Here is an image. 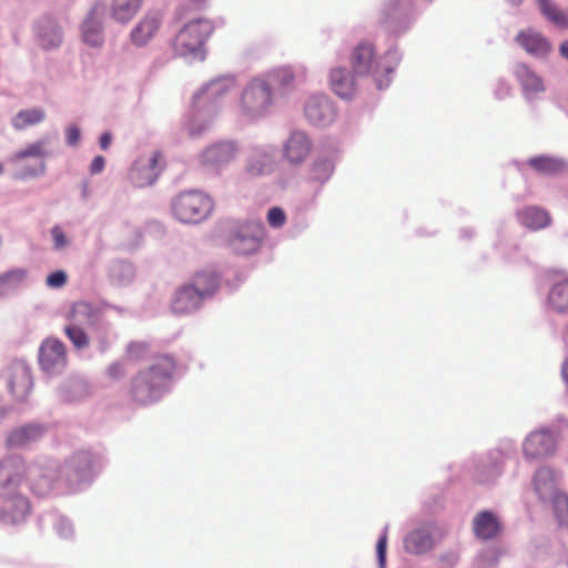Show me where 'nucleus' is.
Returning <instances> with one entry per match:
<instances>
[{
	"label": "nucleus",
	"mask_w": 568,
	"mask_h": 568,
	"mask_svg": "<svg viewBox=\"0 0 568 568\" xmlns=\"http://www.w3.org/2000/svg\"><path fill=\"white\" fill-rule=\"evenodd\" d=\"M37 39L43 49H53L61 44L62 32L51 18H42L37 24Z\"/></svg>",
	"instance_id": "24"
},
{
	"label": "nucleus",
	"mask_w": 568,
	"mask_h": 568,
	"mask_svg": "<svg viewBox=\"0 0 568 568\" xmlns=\"http://www.w3.org/2000/svg\"><path fill=\"white\" fill-rule=\"evenodd\" d=\"M351 65L354 74L366 75L376 70L375 49L372 44L362 42L351 54Z\"/></svg>",
	"instance_id": "18"
},
{
	"label": "nucleus",
	"mask_w": 568,
	"mask_h": 568,
	"mask_svg": "<svg viewBox=\"0 0 568 568\" xmlns=\"http://www.w3.org/2000/svg\"><path fill=\"white\" fill-rule=\"evenodd\" d=\"M162 18L159 13H146L132 29L130 39L136 47L146 45L159 32Z\"/></svg>",
	"instance_id": "17"
},
{
	"label": "nucleus",
	"mask_w": 568,
	"mask_h": 568,
	"mask_svg": "<svg viewBox=\"0 0 568 568\" xmlns=\"http://www.w3.org/2000/svg\"><path fill=\"white\" fill-rule=\"evenodd\" d=\"M305 115L315 125H325L333 121L334 109L325 97H313L305 105Z\"/></svg>",
	"instance_id": "22"
},
{
	"label": "nucleus",
	"mask_w": 568,
	"mask_h": 568,
	"mask_svg": "<svg viewBox=\"0 0 568 568\" xmlns=\"http://www.w3.org/2000/svg\"><path fill=\"white\" fill-rule=\"evenodd\" d=\"M3 172V165L0 163V174Z\"/></svg>",
	"instance_id": "58"
},
{
	"label": "nucleus",
	"mask_w": 568,
	"mask_h": 568,
	"mask_svg": "<svg viewBox=\"0 0 568 568\" xmlns=\"http://www.w3.org/2000/svg\"><path fill=\"white\" fill-rule=\"evenodd\" d=\"M82 38L92 47H100L103 43L101 22L95 18L94 11L90 12L82 24Z\"/></svg>",
	"instance_id": "31"
},
{
	"label": "nucleus",
	"mask_w": 568,
	"mask_h": 568,
	"mask_svg": "<svg viewBox=\"0 0 568 568\" xmlns=\"http://www.w3.org/2000/svg\"><path fill=\"white\" fill-rule=\"evenodd\" d=\"M9 388L17 399H26L32 388V376L30 368L22 364L12 366Z\"/></svg>",
	"instance_id": "23"
},
{
	"label": "nucleus",
	"mask_w": 568,
	"mask_h": 568,
	"mask_svg": "<svg viewBox=\"0 0 568 568\" xmlns=\"http://www.w3.org/2000/svg\"><path fill=\"white\" fill-rule=\"evenodd\" d=\"M125 374V368L122 364L120 363H115V364H112L110 367H109V375L112 377V378H121L122 376H124Z\"/></svg>",
	"instance_id": "52"
},
{
	"label": "nucleus",
	"mask_w": 568,
	"mask_h": 568,
	"mask_svg": "<svg viewBox=\"0 0 568 568\" xmlns=\"http://www.w3.org/2000/svg\"><path fill=\"white\" fill-rule=\"evenodd\" d=\"M6 414H7L6 409H4L3 407H1V406H0V420H1L2 418H4Z\"/></svg>",
	"instance_id": "57"
},
{
	"label": "nucleus",
	"mask_w": 568,
	"mask_h": 568,
	"mask_svg": "<svg viewBox=\"0 0 568 568\" xmlns=\"http://www.w3.org/2000/svg\"><path fill=\"white\" fill-rule=\"evenodd\" d=\"M65 135H67V142L70 145H77L81 138L80 130L74 125H71L67 129Z\"/></svg>",
	"instance_id": "50"
},
{
	"label": "nucleus",
	"mask_w": 568,
	"mask_h": 568,
	"mask_svg": "<svg viewBox=\"0 0 568 568\" xmlns=\"http://www.w3.org/2000/svg\"><path fill=\"white\" fill-rule=\"evenodd\" d=\"M211 199L197 191H187L179 194L173 204V214L183 223H199L212 211Z\"/></svg>",
	"instance_id": "5"
},
{
	"label": "nucleus",
	"mask_w": 568,
	"mask_h": 568,
	"mask_svg": "<svg viewBox=\"0 0 568 568\" xmlns=\"http://www.w3.org/2000/svg\"><path fill=\"white\" fill-rule=\"evenodd\" d=\"M44 118L45 113L42 109L33 108L22 110L16 114L12 124L17 130H24L28 126L42 122Z\"/></svg>",
	"instance_id": "36"
},
{
	"label": "nucleus",
	"mask_w": 568,
	"mask_h": 568,
	"mask_svg": "<svg viewBox=\"0 0 568 568\" xmlns=\"http://www.w3.org/2000/svg\"><path fill=\"white\" fill-rule=\"evenodd\" d=\"M272 103L271 85L263 79H253L241 95V110L247 116L263 114Z\"/></svg>",
	"instance_id": "7"
},
{
	"label": "nucleus",
	"mask_w": 568,
	"mask_h": 568,
	"mask_svg": "<svg viewBox=\"0 0 568 568\" xmlns=\"http://www.w3.org/2000/svg\"><path fill=\"white\" fill-rule=\"evenodd\" d=\"M334 172V163L328 159H317L311 168V180L324 184Z\"/></svg>",
	"instance_id": "38"
},
{
	"label": "nucleus",
	"mask_w": 568,
	"mask_h": 568,
	"mask_svg": "<svg viewBox=\"0 0 568 568\" xmlns=\"http://www.w3.org/2000/svg\"><path fill=\"white\" fill-rule=\"evenodd\" d=\"M219 286L214 274L199 273L189 285L181 286L172 301V311L175 314H187L195 311L202 301L212 295Z\"/></svg>",
	"instance_id": "2"
},
{
	"label": "nucleus",
	"mask_w": 568,
	"mask_h": 568,
	"mask_svg": "<svg viewBox=\"0 0 568 568\" xmlns=\"http://www.w3.org/2000/svg\"><path fill=\"white\" fill-rule=\"evenodd\" d=\"M541 13L556 27L568 29V11H562L551 0H538Z\"/></svg>",
	"instance_id": "34"
},
{
	"label": "nucleus",
	"mask_w": 568,
	"mask_h": 568,
	"mask_svg": "<svg viewBox=\"0 0 568 568\" xmlns=\"http://www.w3.org/2000/svg\"><path fill=\"white\" fill-rule=\"evenodd\" d=\"M65 283L67 274L63 271L53 272L47 277V285L50 287L59 288L65 285Z\"/></svg>",
	"instance_id": "44"
},
{
	"label": "nucleus",
	"mask_w": 568,
	"mask_h": 568,
	"mask_svg": "<svg viewBox=\"0 0 568 568\" xmlns=\"http://www.w3.org/2000/svg\"><path fill=\"white\" fill-rule=\"evenodd\" d=\"M555 514L560 525L568 527V499L558 497L555 500Z\"/></svg>",
	"instance_id": "41"
},
{
	"label": "nucleus",
	"mask_w": 568,
	"mask_h": 568,
	"mask_svg": "<svg viewBox=\"0 0 568 568\" xmlns=\"http://www.w3.org/2000/svg\"><path fill=\"white\" fill-rule=\"evenodd\" d=\"M264 239V226L261 222L250 221L239 225L229 236L231 250L240 255L256 253Z\"/></svg>",
	"instance_id": "8"
},
{
	"label": "nucleus",
	"mask_w": 568,
	"mask_h": 568,
	"mask_svg": "<svg viewBox=\"0 0 568 568\" xmlns=\"http://www.w3.org/2000/svg\"><path fill=\"white\" fill-rule=\"evenodd\" d=\"M562 376H564L565 381L568 383V361L565 362V364L562 366Z\"/></svg>",
	"instance_id": "55"
},
{
	"label": "nucleus",
	"mask_w": 568,
	"mask_h": 568,
	"mask_svg": "<svg viewBox=\"0 0 568 568\" xmlns=\"http://www.w3.org/2000/svg\"><path fill=\"white\" fill-rule=\"evenodd\" d=\"M146 351V344L142 342H133L129 345L128 353L130 358L139 359Z\"/></svg>",
	"instance_id": "48"
},
{
	"label": "nucleus",
	"mask_w": 568,
	"mask_h": 568,
	"mask_svg": "<svg viewBox=\"0 0 568 568\" xmlns=\"http://www.w3.org/2000/svg\"><path fill=\"white\" fill-rule=\"evenodd\" d=\"M74 466L79 469H84L91 466L92 457L90 453L82 452L74 456Z\"/></svg>",
	"instance_id": "49"
},
{
	"label": "nucleus",
	"mask_w": 568,
	"mask_h": 568,
	"mask_svg": "<svg viewBox=\"0 0 568 568\" xmlns=\"http://www.w3.org/2000/svg\"><path fill=\"white\" fill-rule=\"evenodd\" d=\"M111 142H112V134L110 132H108V131L103 132L101 134L100 141H99L100 148L105 151V150L109 149Z\"/></svg>",
	"instance_id": "53"
},
{
	"label": "nucleus",
	"mask_w": 568,
	"mask_h": 568,
	"mask_svg": "<svg viewBox=\"0 0 568 568\" xmlns=\"http://www.w3.org/2000/svg\"><path fill=\"white\" fill-rule=\"evenodd\" d=\"M446 530L435 524H427L412 530L404 539V548L413 555H423L432 550L444 538Z\"/></svg>",
	"instance_id": "10"
},
{
	"label": "nucleus",
	"mask_w": 568,
	"mask_h": 568,
	"mask_svg": "<svg viewBox=\"0 0 568 568\" xmlns=\"http://www.w3.org/2000/svg\"><path fill=\"white\" fill-rule=\"evenodd\" d=\"M28 465L18 457L11 456L0 462V496H13L28 479Z\"/></svg>",
	"instance_id": "9"
},
{
	"label": "nucleus",
	"mask_w": 568,
	"mask_h": 568,
	"mask_svg": "<svg viewBox=\"0 0 568 568\" xmlns=\"http://www.w3.org/2000/svg\"><path fill=\"white\" fill-rule=\"evenodd\" d=\"M164 166V159L161 152H154L146 160H139L130 171V180L138 187L153 184Z\"/></svg>",
	"instance_id": "11"
},
{
	"label": "nucleus",
	"mask_w": 568,
	"mask_h": 568,
	"mask_svg": "<svg viewBox=\"0 0 568 568\" xmlns=\"http://www.w3.org/2000/svg\"><path fill=\"white\" fill-rule=\"evenodd\" d=\"M272 166L271 156L263 152H257L252 155L247 163V172L252 176H258L270 172Z\"/></svg>",
	"instance_id": "39"
},
{
	"label": "nucleus",
	"mask_w": 568,
	"mask_h": 568,
	"mask_svg": "<svg viewBox=\"0 0 568 568\" xmlns=\"http://www.w3.org/2000/svg\"><path fill=\"white\" fill-rule=\"evenodd\" d=\"M239 150L234 142L221 141L207 146L202 153V163L205 166L220 169L231 163L237 155Z\"/></svg>",
	"instance_id": "15"
},
{
	"label": "nucleus",
	"mask_w": 568,
	"mask_h": 568,
	"mask_svg": "<svg viewBox=\"0 0 568 568\" xmlns=\"http://www.w3.org/2000/svg\"><path fill=\"white\" fill-rule=\"evenodd\" d=\"M105 165V160L102 155H97L90 165V173L91 174H99L103 171Z\"/></svg>",
	"instance_id": "51"
},
{
	"label": "nucleus",
	"mask_w": 568,
	"mask_h": 568,
	"mask_svg": "<svg viewBox=\"0 0 568 568\" xmlns=\"http://www.w3.org/2000/svg\"><path fill=\"white\" fill-rule=\"evenodd\" d=\"M26 277L27 272L22 268H13L0 274V297L19 287Z\"/></svg>",
	"instance_id": "37"
},
{
	"label": "nucleus",
	"mask_w": 568,
	"mask_h": 568,
	"mask_svg": "<svg viewBox=\"0 0 568 568\" xmlns=\"http://www.w3.org/2000/svg\"><path fill=\"white\" fill-rule=\"evenodd\" d=\"M213 31L214 26L211 20L203 17L193 18L179 30L173 48L180 55L196 53L202 50Z\"/></svg>",
	"instance_id": "4"
},
{
	"label": "nucleus",
	"mask_w": 568,
	"mask_h": 568,
	"mask_svg": "<svg viewBox=\"0 0 568 568\" xmlns=\"http://www.w3.org/2000/svg\"><path fill=\"white\" fill-rule=\"evenodd\" d=\"M516 41L527 53L535 57H546L551 50L550 42L532 29L520 31Z\"/></svg>",
	"instance_id": "20"
},
{
	"label": "nucleus",
	"mask_w": 568,
	"mask_h": 568,
	"mask_svg": "<svg viewBox=\"0 0 568 568\" xmlns=\"http://www.w3.org/2000/svg\"><path fill=\"white\" fill-rule=\"evenodd\" d=\"M70 318L72 323L65 326V335L77 348L87 347L89 337L82 325H97L102 318V312L87 302H79L73 305Z\"/></svg>",
	"instance_id": "6"
},
{
	"label": "nucleus",
	"mask_w": 568,
	"mask_h": 568,
	"mask_svg": "<svg viewBox=\"0 0 568 568\" xmlns=\"http://www.w3.org/2000/svg\"><path fill=\"white\" fill-rule=\"evenodd\" d=\"M331 87L341 98H349L355 92L354 78L343 68H335L331 71Z\"/></svg>",
	"instance_id": "27"
},
{
	"label": "nucleus",
	"mask_w": 568,
	"mask_h": 568,
	"mask_svg": "<svg viewBox=\"0 0 568 568\" xmlns=\"http://www.w3.org/2000/svg\"><path fill=\"white\" fill-rule=\"evenodd\" d=\"M234 87L233 79H217L210 82L194 97V105L200 108L209 102H214Z\"/></svg>",
	"instance_id": "25"
},
{
	"label": "nucleus",
	"mask_w": 568,
	"mask_h": 568,
	"mask_svg": "<svg viewBox=\"0 0 568 568\" xmlns=\"http://www.w3.org/2000/svg\"><path fill=\"white\" fill-rule=\"evenodd\" d=\"M386 548H387V534L384 532L376 545L377 558L381 568L385 567L386 561Z\"/></svg>",
	"instance_id": "45"
},
{
	"label": "nucleus",
	"mask_w": 568,
	"mask_h": 568,
	"mask_svg": "<svg viewBox=\"0 0 568 568\" xmlns=\"http://www.w3.org/2000/svg\"><path fill=\"white\" fill-rule=\"evenodd\" d=\"M519 223L531 230L538 231L548 226L551 222L549 213L538 206H527L517 212Z\"/></svg>",
	"instance_id": "26"
},
{
	"label": "nucleus",
	"mask_w": 568,
	"mask_h": 568,
	"mask_svg": "<svg viewBox=\"0 0 568 568\" xmlns=\"http://www.w3.org/2000/svg\"><path fill=\"white\" fill-rule=\"evenodd\" d=\"M473 531L481 540L496 538L501 531V524L493 511L478 513L473 520Z\"/></svg>",
	"instance_id": "21"
},
{
	"label": "nucleus",
	"mask_w": 568,
	"mask_h": 568,
	"mask_svg": "<svg viewBox=\"0 0 568 568\" xmlns=\"http://www.w3.org/2000/svg\"><path fill=\"white\" fill-rule=\"evenodd\" d=\"M534 484L539 495H545L547 491L552 490L554 480L550 470L546 468L539 469L535 475Z\"/></svg>",
	"instance_id": "40"
},
{
	"label": "nucleus",
	"mask_w": 568,
	"mask_h": 568,
	"mask_svg": "<svg viewBox=\"0 0 568 568\" xmlns=\"http://www.w3.org/2000/svg\"><path fill=\"white\" fill-rule=\"evenodd\" d=\"M274 82L282 87H287L294 81V73L290 68H281L272 73Z\"/></svg>",
	"instance_id": "42"
},
{
	"label": "nucleus",
	"mask_w": 568,
	"mask_h": 568,
	"mask_svg": "<svg viewBox=\"0 0 568 568\" xmlns=\"http://www.w3.org/2000/svg\"><path fill=\"white\" fill-rule=\"evenodd\" d=\"M527 163L534 171L546 175L557 174L566 168L564 161L547 155L530 158Z\"/></svg>",
	"instance_id": "30"
},
{
	"label": "nucleus",
	"mask_w": 568,
	"mask_h": 568,
	"mask_svg": "<svg viewBox=\"0 0 568 568\" xmlns=\"http://www.w3.org/2000/svg\"><path fill=\"white\" fill-rule=\"evenodd\" d=\"M312 150V143L303 132L291 134L284 145V156L291 164H301L308 156Z\"/></svg>",
	"instance_id": "19"
},
{
	"label": "nucleus",
	"mask_w": 568,
	"mask_h": 568,
	"mask_svg": "<svg viewBox=\"0 0 568 568\" xmlns=\"http://www.w3.org/2000/svg\"><path fill=\"white\" fill-rule=\"evenodd\" d=\"M548 300L556 312H568V278L554 284L549 292Z\"/></svg>",
	"instance_id": "35"
},
{
	"label": "nucleus",
	"mask_w": 568,
	"mask_h": 568,
	"mask_svg": "<svg viewBox=\"0 0 568 568\" xmlns=\"http://www.w3.org/2000/svg\"><path fill=\"white\" fill-rule=\"evenodd\" d=\"M286 215L281 207H272L267 213V222L273 227H281L285 224Z\"/></svg>",
	"instance_id": "43"
},
{
	"label": "nucleus",
	"mask_w": 568,
	"mask_h": 568,
	"mask_svg": "<svg viewBox=\"0 0 568 568\" xmlns=\"http://www.w3.org/2000/svg\"><path fill=\"white\" fill-rule=\"evenodd\" d=\"M39 364L47 374H58L67 364L63 343L57 338L45 339L39 349Z\"/></svg>",
	"instance_id": "12"
},
{
	"label": "nucleus",
	"mask_w": 568,
	"mask_h": 568,
	"mask_svg": "<svg viewBox=\"0 0 568 568\" xmlns=\"http://www.w3.org/2000/svg\"><path fill=\"white\" fill-rule=\"evenodd\" d=\"M143 0H113L112 16L119 22H128L140 10Z\"/></svg>",
	"instance_id": "33"
},
{
	"label": "nucleus",
	"mask_w": 568,
	"mask_h": 568,
	"mask_svg": "<svg viewBox=\"0 0 568 568\" xmlns=\"http://www.w3.org/2000/svg\"><path fill=\"white\" fill-rule=\"evenodd\" d=\"M176 369L170 355L154 357L152 364L140 369L130 382L129 395L138 404L146 405L162 397Z\"/></svg>",
	"instance_id": "1"
},
{
	"label": "nucleus",
	"mask_w": 568,
	"mask_h": 568,
	"mask_svg": "<svg viewBox=\"0 0 568 568\" xmlns=\"http://www.w3.org/2000/svg\"><path fill=\"white\" fill-rule=\"evenodd\" d=\"M559 51L560 54L568 60V40L561 43Z\"/></svg>",
	"instance_id": "54"
},
{
	"label": "nucleus",
	"mask_w": 568,
	"mask_h": 568,
	"mask_svg": "<svg viewBox=\"0 0 568 568\" xmlns=\"http://www.w3.org/2000/svg\"><path fill=\"white\" fill-rule=\"evenodd\" d=\"M180 16L183 17V18H186V16H187L186 14V8L183 7V8L180 9Z\"/></svg>",
	"instance_id": "56"
},
{
	"label": "nucleus",
	"mask_w": 568,
	"mask_h": 568,
	"mask_svg": "<svg viewBox=\"0 0 568 568\" xmlns=\"http://www.w3.org/2000/svg\"><path fill=\"white\" fill-rule=\"evenodd\" d=\"M207 128L206 123L195 124L194 120H191L183 131L189 138H195L199 136L202 132H204Z\"/></svg>",
	"instance_id": "46"
},
{
	"label": "nucleus",
	"mask_w": 568,
	"mask_h": 568,
	"mask_svg": "<svg viewBox=\"0 0 568 568\" xmlns=\"http://www.w3.org/2000/svg\"><path fill=\"white\" fill-rule=\"evenodd\" d=\"M58 478L57 469L50 464H33L28 467L30 489L38 496H47Z\"/></svg>",
	"instance_id": "14"
},
{
	"label": "nucleus",
	"mask_w": 568,
	"mask_h": 568,
	"mask_svg": "<svg viewBox=\"0 0 568 568\" xmlns=\"http://www.w3.org/2000/svg\"><path fill=\"white\" fill-rule=\"evenodd\" d=\"M413 13L412 0H389L385 7V17L388 21H407Z\"/></svg>",
	"instance_id": "32"
},
{
	"label": "nucleus",
	"mask_w": 568,
	"mask_h": 568,
	"mask_svg": "<svg viewBox=\"0 0 568 568\" xmlns=\"http://www.w3.org/2000/svg\"><path fill=\"white\" fill-rule=\"evenodd\" d=\"M516 77L526 94H535L545 89L542 80L526 64H520L516 68Z\"/></svg>",
	"instance_id": "29"
},
{
	"label": "nucleus",
	"mask_w": 568,
	"mask_h": 568,
	"mask_svg": "<svg viewBox=\"0 0 568 568\" xmlns=\"http://www.w3.org/2000/svg\"><path fill=\"white\" fill-rule=\"evenodd\" d=\"M0 498L4 500L1 508L0 517L6 523H20L24 520L27 516L30 514V501L20 493H16L13 494V496H0Z\"/></svg>",
	"instance_id": "16"
},
{
	"label": "nucleus",
	"mask_w": 568,
	"mask_h": 568,
	"mask_svg": "<svg viewBox=\"0 0 568 568\" xmlns=\"http://www.w3.org/2000/svg\"><path fill=\"white\" fill-rule=\"evenodd\" d=\"M42 435V428L36 425H27L12 430L7 437L10 447H22L37 440Z\"/></svg>",
	"instance_id": "28"
},
{
	"label": "nucleus",
	"mask_w": 568,
	"mask_h": 568,
	"mask_svg": "<svg viewBox=\"0 0 568 568\" xmlns=\"http://www.w3.org/2000/svg\"><path fill=\"white\" fill-rule=\"evenodd\" d=\"M47 140H38L14 152L8 159L13 168L14 178L26 180L45 172V158L49 155Z\"/></svg>",
	"instance_id": "3"
},
{
	"label": "nucleus",
	"mask_w": 568,
	"mask_h": 568,
	"mask_svg": "<svg viewBox=\"0 0 568 568\" xmlns=\"http://www.w3.org/2000/svg\"><path fill=\"white\" fill-rule=\"evenodd\" d=\"M556 446L557 435L549 429H539L526 437L523 450L527 458L537 459L552 454Z\"/></svg>",
	"instance_id": "13"
},
{
	"label": "nucleus",
	"mask_w": 568,
	"mask_h": 568,
	"mask_svg": "<svg viewBox=\"0 0 568 568\" xmlns=\"http://www.w3.org/2000/svg\"><path fill=\"white\" fill-rule=\"evenodd\" d=\"M51 235L53 237L55 248H62L68 245V240L60 226H53L51 230Z\"/></svg>",
	"instance_id": "47"
}]
</instances>
